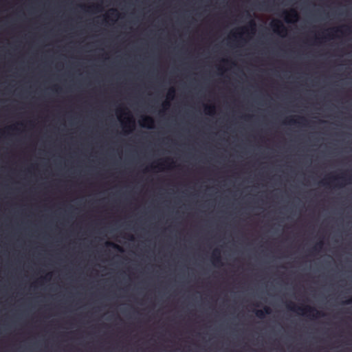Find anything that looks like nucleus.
<instances>
[{"mask_svg": "<svg viewBox=\"0 0 352 352\" xmlns=\"http://www.w3.org/2000/svg\"><path fill=\"white\" fill-rule=\"evenodd\" d=\"M157 166H159L158 167L159 170L164 169V167H162V160L157 161Z\"/></svg>", "mask_w": 352, "mask_h": 352, "instance_id": "nucleus-13", "label": "nucleus"}, {"mask_svg": "<svg viewBox=\"0 0 352 352\" xmlns=\"http://www.w3.org/2000/svg\"><path fill=\"white\" fill-rule=\"evenodd\" d=\"M260 132H261V133H263V131H261Z\"/></svg>", "mask_w": 352, "mask_h": 352, "instance_id": "nucleus-24", "label": "nucleus"}, {"mask_svg": "<svg viewBox=\"0 0 352 352\" xmlns=\"http://www.w3.org/2000/svg\"><path fill=\"white\" fill-rule=\"evenodd\" d=\"M287 121L290 123L296 122V121L294 119V117H289L287 118Z\"/></svg>", "mask_w": 352, "mask_h": 352, "instance_id": "nucleus-16", "label": "nucleus"}, {"mask_svg": "<svg viewBox=\"0 0 352 352\" xmlns=\"http://www.w3.org/2000/svg\"><path fill=\"white\" fill-rule=\"evenodd\" d=\"M282 15L287 23L296 22L299 18L298 12L294 9H291L289 11L284 10Z\"/></svg>", "mask_w": 352, "mask_h": 352, "instance_id": "nucleus-1", "label": "nucleus"}, {"mask_svg": "<svg viewBox=\"0 0 352 352\" xmlns=\"http://www.w3.org/2000/svg\"><path fill=\"white\" fill-rule=\"evenodd\" d=\"M344 30L348 32H351V28L349 26H344Z\"/></svg>", "mask_w": 352, "mask_h": 352, "instance_id": "nucleus-17", "label": "nucleus"}, {"mask_svg": "<svg viewBox=\"0 0 352 352\" xmlns=\"http://www.w3.org/2000/svg\"><path fill=\"white\" fill-rule=\"evenodd\" d=\"M0 132H10V131H5V130H0ZM14 132H27L26 131H15ZM57 132H60L59 131H58ZM65 132H69L68 131H65ZM106 132H108L107 131ZM115 132H134V131H132V130H129V131H126V130H123V131H116Z\"/></svg>", "mask_w": 352, "mask_h": 352, "instance_id": "nucleus-8", "label": "nucleus"}, {"mask_svg": "<svg viewBox=\"0 0 352 352\" xmlns=\"http://www.w3.org/2000/svg\"><path fill=\"white\" fill-rule=\"evenodd\" d=\"M232 133H234L235 131H232Z\"/></svg>", "mask_w": 352, "mask_h": 352, "instance_id": "nucleus-23", "label": "nucleus"}, {"mask_svg": "<svg viewBox=\"0 0 352 352\" xmlns=\"http://www.w3.org/2000/svg\"><path fill=\"white\" fill-rule=\"evenodd\" d=\"M250 29L252 32H254L256 30V23L254 21L251 20L249 23L248 26L243 27L240 28L241 32H239L237 34L241 37L243 33L245 32H247Z\"/></svg>", "mask_w": 352, "mask_h": 352, "instance_id": "nucleus-3", "label": "nucleus"}, {"mask_svg": "<svg viewBox=\"0 0 352 352\" xmlns=\"http://www.w3.org/2000/svg\"><path fill=\"white\" fill-rule=\"evenodd\" d=\"M143 120H144V121H150V120H151V118H148V117H144V118H143Z\"/></svg>", "mask_w": 352, "mask_h": 352, "instance_id": "nucleus-18", "label": "nucleus"}, {"mask_svg": "<svg viewBox=\"0 0 352 352\" xmlns=\"http://www.w3.org/2000/svg\"><path fill=\"white\" fill-rule=\"evenodd\" d=\"M116 115L118 118L121 120L122 118H125L126 116H129V113L125 108L120 107L116 109Z\"/></svg>", "mask_w": 352, "mask_h": 352, "instance_id": "nucleus-5", "label": "nucleus"}, {"mask_svg": "<svg viewBox=\"0 0 352 352\" xmlns=\"http://www.w3.org/2000/svg\"><path fill=\"white\" fill-rule=\"evenodd\" d=\"M270 25L273 31L278 34L283 36L287 32V28L280 21H273Z\"/></svg>", "mask_w": 352, "mask_h": 352, "instance_id": "nucleus-2", "label": "nucleus"}, {"mask_svg": "<svg viewBox=\"0 0 352 352\" xmlns=\"http://www.w3.org/2000/svg\"><path fill=\"white\" fill-rule=\"evenodd\" d=\"M175 94V90L174 88L171 87L168 89V91L167 93V98L170 100L173 99Z\"/></svg>", "mask_w": 352, "mask_h": 352, "instance_id": "nucleus-7", "label": "nucleus"}, {"mask_svg": "<svg viewBox=\"0 0 352 352\" xmlns=\"http://www.w3.org/2000/svg\"><path fill=\"white\" fill-rule=\"evenodd\" d=\"M170 104L168 101H165L162 103V109L160 110V113H164L165 110H166L169 107Z\"/></svg>", "mask_w": 352, "mask_h": 352, "instance_id": "nucleus-10", "label": "nucleus"}, {"mask_svg": "<svg viewBox=\"0 0 352 352\" xmlns=\"http://www.w3.org/2000/svg\"><path fill=\"white\" fill-rule=\"evenodd\" d=\"M187 132H188V133H190V131H188Z\"/></svg>", "mask_w": 352, "mask_h": 352, "instance_id": "nucleus-20", "label": "nucleus"}, {"mask_svg": "<svg viewBox=\"0 0 352 352\" xmlns=\"http://www.w3.org/2000/svg\"><path fill=\"white\" fill-rule=\"evenodd\" d=\"M204 113L208 116H213L216 113V107L214 104L204 105Z\"/></svg>", "mask_w": 352, "mask_h": 352, "instance_id": "nucleus-4", "label": "nucleus"}, {"mask_svg": "<svg viewBox=\"0 0 352 352\" xmlns=\"http://www.w3.org/2000/svg\"><path fill=\"white\" fill-rule=\"evenodd\" d=\"M222 61H223V63H228V60H225V59L222 60Z\"/></svg>", "mask_w": 352, "mask_h": 352, "instance_id": "nucleus-19", "label": "nucleus"}, {"mask_svg": "<svg viewBox=\"0 0 352 352\" xmlns=\"http://www.w3.org/2000/svg\"><path fill=\"white\" fill-rule=\"evenodd\" d=\"M292 132H293V133H295L296 131H293Z\"/></svg>", "mask_w": 352, "mask_h": 352, "instance_id": "nucleus-26", "label": "nucleus"}, {"mask_svg": "<svg viewBox=\"0 0 352 352\" xmlns=\"http://www.w3.org/2000/svg\"><path fill=\"white\" fill-rule=\"evenodd\" d=\"M198 132H199V133H201V131H199Z\"/></svg>", "mask_w": 352, "mask_h": 352, "instance_id": "nucleus-21", "label": "nucleus"}, {"mask_svg": "<svg viewBox=\"0 0 352 352\" xmlns=\"http://www.w3.org/2000/svg\"><path fill=\"white\" fill-rule=\"evenodd\" d=\"M260 6L261 7V8H260V10H269V8H268L269 4L265 3V2L261 3Z\"/></svg>", "mask_w": 352, "mask_h": 352, "instance_id": "nucleus-12", "label": "nucleus"}, {"mask_svg": "<svg viewBox=\"0 0 352 352\" xmlns=\"http://www.w3.org/2000/svg\"><path fill=\"white\" fill-rule=\"evenodd\" d=\"M308 309H310V308H309V307H302V308H298V311H297V313H298V314H300V315L304 316V315H305V314H306L307 311Z\"/></svg>", "mask_w": 352, "mask_h": 352, "instance_id": "nucleus-9", "label": "nucleus"}, {"mask_svg": "<svg viewBox=\"0 0 352 352\" xmlns=\"http://www.w3.org/2000/svg\"><path fill=\"white\" fill-rule=\"evenodd\" d=\"M270 313V309L268 307H265L263 310L258 309L256 311L255 314L259 318H263L265 315Z\"/></svg>", "mask_w": 352, "mask_h": 352, "instance_id": "nucleus-6", "label": "nucleus"}, {"mask_svg": "<svg viewBox=\"0 0 352 352\" xmlns=\"http://www.w3.org/2000/svg\"><path fill=\"white\" fill-rule=\"evenodd\" d=\"M274 132H275V133H277L278 131H275Z\"/></svg>", "mask_w": 352, "mask_h": 352, "instance_id": "nucleus-25", "label": "nucleus"}, {"mask_svg": "<svg viewBox=\"0 0 352 352\" xmlns=\"http://www.w3.org/2000/svg\"><path fill=\"white\" fill-rule=\"evenodd\" d=\"M217 132H218V133H220L221 131H218Z\"/></svg>", "mask_w": 352, "mask_h": 352, "instance_id": "nucleus-22", "label": "nucleus"}, {"mask_svg": "<svg viewBox=\"0 0 352 352\" xmlns=\"http://www.w3.org/2000/svg\"><path fill=\"white\" fill-rule=\"evenodd\" d=\"M89 8L91 9V10H94L96 12H100L102 10L101 7L99 5L91 6L89 7Z\"/></svg>", "mask_w": 352, "mask_h": 352, "instance_id": "nucleus-11", "label": "nucleus"}, {"mask_svg": "<svg viewBox=\"0 0 352 352\" xmlns=\"http://www.w3.org/2000/svg\"><path fill=\"white\" fill-rule=\"evenodd\" d=\"M331 30L335 32H340L342 33L344 32L342 28H333Z\"/></svg>", "mask_w": 352, "mask_h": 352, "instance_id": "nucleus-15", "label": "nucleus"}, {"mask_svg": "<svg viewBox=\"0 0 352 352\" xmlns=\"http://www.w3.org/2000/svg\"><path fill=\"white\" fill-rule=\"evenodd\" d=\"M110 14L112 16H118V12L115 9H112L110 10Z\"/></svg>", "mask_w": 352, "mask_h": 352, "instance_id": "nucleus-14", "label": "nucleus"}]
</instances>
